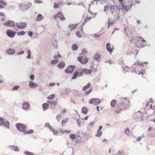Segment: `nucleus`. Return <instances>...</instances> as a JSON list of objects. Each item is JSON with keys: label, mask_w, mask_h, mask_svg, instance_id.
<instances>
[{"label": "nucleus", "mask_w": 155, "mask_h": 155, "mask_svg": "<svg viewBox=\"0 0 155 155\" xmlns=\"http://www.w3.org/2000/svg\"><path fill=\"white\" fill-rule=\"evenodd\" d=\"M15 126H24V125L21 124L17 123L16 124Z\"/></svg>", "instance_id": "60"}, {"label": "nucleus", "mask_w": 155, "mask_h": 155, "mask_svg": "<svg viewBox=\"0 0 155 155\" xmlns=\"http://www.w3.org/2000/svg\"><path fill=\"white\" fill-rule=\"evenodd\" d=\"M22 107L23 109L26 110L29 107V104L28 103L25 102L23 104Z\"/></svg>", "instance_id": "18"}, {"label": "nucleus", "mask_w": 155, "mask_h": 155, "mask_svg": "<svg viewBox=\"0 0 155 155\" xmlns=\"http://www.w3.org/2000/svg\"><path fill=\"white\" fill-rule=\"evenodd\" d=\"M101 102V101L99 98H94L91 99L89 101V104L94 105H98Z\"/></svg>", "instance_id": "6"}, {"label": "nucleus", "mask_w": 155, "mask_h": 155, "mask_svg": "<svg viewBox=\"0 0 155 155\" xmlns=\"http://www.w3.org/2000/svg\"><path fill=\"white\" fill-rule=\"evenodd\" d=\"M29 86L30 87L34 88L37 86V85L33 82L32 81H30L29 82Z\"/></svg>", "instance_id": "23"}, {"label": "nucleus", "mask_w": 155, "mask_h": 155, "mask_svg": "<svg viewBox=\"0 0 155 155\" xmlns=\"http://www.w3.org/2000/svg\"><path fill=\"white\" fill-rule=\"evenodd\" d=\"M75 67L74 66H69L68 68L65 70V71L67 73H72Z\"/></svg>", "instance_id": "9"}, {"label": "nucleus", "mask_w": 155, "mask_h": 155, "mask_svg": "<svg viewBox=\"0 0 155 155\" xmlns=\"http://www.w3.org/2000/svg\"><path fill=\"white\" fill-rule=\"evenodd\" d=\"M24 51H22L19 52L18 53V55L22 54H23L24 53Z\"/></svg>", "instance_id": "63"}, {"label": "nucleus", "mask_w": 155, "mask_h": 155, "mask_svg": "<svg viewBox=\"0 0 155 155\" xmlns=\"http://www.w3.org/2000/svg\"><path fill=\"white\" fill-rule=\"evenodd\" d=\"M113 24V22L110 21V20H109L108 22V28H109L111 25H112Z\"/></svg>", "instance_id": "42"}, {"label": "nucleus", "mask_w": 155, "mask_h": 155, "mask_svg": "<svg viewBox=\"0 0 155 155\" xmlns=\"http://www.w3.org/2000/svg\"><path fill=\"white\" fill-rule=\"evenodd\" d=\"M31 5L29 3L27 4H22L21 3L19 5V6L21 8L23 7L25 9H27L30 7Z\"/></svg>", "instance_id": "15"}, {"label": "nucleus", "mask_w": 155, "mask_h": 155, "mask_svg": "<svg viewBox=\"0 0 155 155\" xmlns=\"http://www.w3.org/2000/svg\"><path fill=\"white\" fill-rule=\"evenodd\" d=\"M81 110L83 114H87V109L86 107H83L82 108Z\"/></svg>", "instance_id": "29"}, {"label": "nucleus", "mask_w": 155, "mask_h": 155, "mask_svg": "<svg viewBox=\"0 0 155 155\" xmlns=\"http://www.w3.org/2000/svg\"><path fill=\"white\" fill-rule=\"evenodd\" d=\"M130 106V102L128 99L127 97H122L121 98L119 105L117 107V109L115 112L117 114H119L122 110H124L128 108Z\"/></svg>", "instance_id": "1"}, {"label": "nucleus", "mask_w": 155, "mask_h": 155, "mask_svg": "<svg viewBox=\"0 0 155 155\" xmlns=\"http://www.w3.org/2000/svg\"><path fill=\"white\" fill-rule=\"evenodd\" d=\"M92 91V90L90 89L88 91L85 92V94L86 95L89 94Z\"/></svg>", "instance_id": "51"}, {"label": "nucleus", "mask_w": 155, "mask_h": 155, "mask_svg": "<svg viewBox=\"0 0 155 155\" xmlns=\"http://www.w3.org/2000/svg\"><path fill=\"white\" fill-rule=\"evenodd\" d=\"M106 48L110 53L111 54L114 50V47L113 46L111 47L110 43H108L106 45Z\"/></svg>", "instance_id": "13"}, {"label": "nucleus", "mask_w": 155, "mask_h": 155, "mask_svg": "<svg viewBox=\"0 0 155 155\" xmlns=\"http://www.w3.org/2000/svg\"><path fill=\"white\" fill-rule=\"evenodd\" d=\"M20 87V86L18 85H16L13 87V90H17Z\"/></svg>", "instance_id": "44"}, {"label": "nucleus", "mask_w": 155, "mask_h": 155, "mask_svg": "<svg viewBox=\"0 0 155 155\" xmlns=\"http://www.w3.org/2000/svg\"><path fill=\"white\" fill-rule=\"evenodd\" d=\"M76 35L78 37L80 38V37H81V35L79 31H77L76 33Z\"/></svg>", "instance_id": "50"}, {"label": "nucleus", "mask_w": 155, "mask_h": 155, "mask_svg": "<svg viewBox=\"0 0 155 155\" xmlns=\"http://www.w3.org/2000/svg\"><path fill=\"white\" fill-rule=\"evenodd\" d=\"M55 84L54 83H51L49 84V86H54Z\"/></svg>", "instance_id": "64"}, {"label": "nucleus", "mask_w": 155, "mask_h": 155, "mask_svg": "<svg viewBox=\"0 0 155 155\" xmlns=\"http://www.w3.org/2000/svg\"><path fill=\"white\" fill-rule=\"evenodd\" d=\"M102 127H100L97 133L96 134L97 137H99L102 134V132L100 131V130L102 129Z\"/></svg>", "instance_id": "31"}, {"label": "nucleus", "mask_w": 155, "mask_h": 155, "mask_svg": "<svg viewBox=\"0 0 155 155\" xmlns=\"http://www.w3.org/2000/svg\"><path fill=\"white\" fill-rule=\"evenodd\" d=\"M6 52L9 54H12L15 53V51L14 49L9 48L6 50Z\"/></svg>", "instance_id": "21"}, {"label": "nucleus", "mask_w": 155, "mask_h": 155, "mask_svg": "<svg viewBox=\"0 0 155 155\" xmlns=\"http://www.w3.org/2000/svg\"><path fill=\"white\" fill-rule=\"evenodd\" d=\"M124 0H119V2L120 3L121 5H123L124 4Z\"/></svg>", "instance_id": "55"}, {"label": "nucleus", "mask_w": 155, "mask_h": 155, "mask_svg": "<svg viewBox=\"0 0 155 155\" xmlns=\"http://www.w3.org/2000/svg\"><path fill=\"white\" fill-rule=\"evenodd\" d=\"M27 23L25 22H19L16 23V27L20 29H23L26 27Z\"/></svg>", "instance_id": "7"}, {"label": "nucleus", "mask_w": 155, "mask_h": 155, "mask_svg": "<svg viewBox=\"0 0 155 155\" xmlns=\"http://www.w3.org/2000/svg\"><path fill=\"white\" fill-rule=\"evenodd\" d=\"M78 61L83 64H86L88 61V59L86 56L79 57L78 58Z\"/></svg>", "instance_id": "3"}, {"label": "nucleus", "mask_w": 155, "mask_h": 155, "mask_svg": "<svg viewBox=\"0 0 155 155\" xmlns=\"http://www.w3.org/2000/svg\"><path fill=\"white\" fill-rule=\"evenodd\" d=\"M49 128L51 130L53 131L54 134H56L58 133V132L56 130H54L53 128H52V127H49Z\"/></svg>", "instance_id": "41"}, {"label": "nucleus", "mask_w": 155, "mask_h": 155, "mask_svg": "<svg viewBox=\"0 0 155 155\" xmlns=\"http://www.w3.org/2000/svg\"><path fill=\"white\" fill-rule=\"evenodd\" d=\"M15 22L13 21H8L4 24V25L8 27H12L15 26Z\"/></svg>", "instance_id": "11"}, {"label": "nucleus", "mask_w": 155, "mask_h": 155, "mask_svg": "<svg viewBox=\"0 0 155 155\" xmlns=\"http://www.w3.org/2000/svg\"><path fill=\"white\" fill-rule=\"evenodd\" d=\"M87 51H86V49H83L82 51L81 54H85L87 53Z\"/></svg>", "instance_id": "49"}, {"label": "nucleus", "mask_w": 155, "mask_h": 155, "mask_svg": "<svg viewBox=\"0 0 155 155\" xmlns=\"http://www.w3.org/2000/svg\"><path fill=\"white\" fill-rule=\"evenodd\" d=\"M71 48L73 50L76 51L78 48V46L76 44H73L71 46Z\"/></svg>", "instance_id": "33"}, {"label": "nucleus", "mask_w": 155, "mask_h": 155, "mask_svg": "<svg viewBox=\"0 0 155 155\" xmlns=\"http://www.w3.org/2000/svg\"><path fill=\"white\" fill-rule=\"evenodd\" d=\"M109 8V7L108 6L106 5L104 6V11H107Z\"/></svg>", "instance_id": "56"}, {"label": "nucleus", "mask_w": 155, "mask_h": 155, "mask_svg": "<svg viewBox=\"0 0 155 155\" xmlns=\"http://www.w3.org/2000/svg\"><path fill=\"white\" fill-rule=\"evenodd\" d=\"M68 118H66L64 119L62 122V125H65L68 123Z\"/></svg>", "instance_id": "34"}, {"label": "nucleus", "mask_w": 155, "mask_h": 155, "mask_svg": "<svg viewBox=\"0 0 155 155\" xmlns=\"http://www.w3.org/2000/svg\"><path fill=\"white\" fill-rule=\"evenodd\" d=\"M49 107L48 104L47 103H44L42 105V107L44 110H45L49 108Z\"/></svg>", "instance_id": "26"}, {"label": "nucleus", "mask_w": 155, "mask_h": 155, "mask_svg": "<svg viewBox=\"0 0 155 155\" xmlns=\"http://www.w3.org/2000/svg\"><path fill=\"white\" fill-rule=\"evenodd\" d=\"M43 18V16L40 14H39L37 16L36 20L37 21H40Z\"/></svg>", "instance_id": "24"}, {"label": "nucleus", "mask_w": 155, "mask_h": 155, "mask_svg": "<svg viewBox=\"0 0 155 155\" xmlns=\"http://www.w3.org/2000/svg\"><path fill=\"white\" fill-rule=\"evenodd\" d=\"M28 34L29 36H31L33 34V33L31 31H29L28 32Z\"/></svg>", "instance_id": "62"}, {"label": "nucleus", "mask_w": 155, "mask_h": 155, "mask_svg": "<svg viewBox=\"0 0 155 155\" xmlns=\"http://www.w3.org/2000/svg\"><path fill=\"white\" fill-rule=\"evenodd\" d=\"M110 11L112 12V14L116 13L118 14L119 13V10L117 7L115 5L112 6L111 7Z\"/></svg>", "instance_id": "10"}, {"label": "nucleus", "mask_w": 155, "mask_h": 155, "mask_svg": "<svg viewBox=\"0 0 155 155\" xmlns=\"http://www.w3.org/2000/svg\"><path fill=\"white\" fill-rule=\"evenodd\" d=\"M147 62H145L144 63H143L142 62H139L137 63V65L139 66H142L143 65V64H147Z\"/></svg>", "instance_id": "36"}, {"label": "nucleus", "mask_w": 155, "mask_h": 155, "mask_svg": "<svg viewBox=\"0 0 155 155\" xmlns=\"http://www.w3.org/2000/svg\"><path fill=\"white\" fill-rule=\"evenodd\" d=\"M116 101L114 99L112 101L110 102V105L112 107H114L115 106L116 104Z\"/></svg>", "instance_id": "32"}, {"label": "nucleus", "mask_w": 155, "mask_h": 155, "mask_svg": "<svg viewBox=\"0 0 155 155\" xmlns=\"http://www.w3.org/2000/svg\"><path fill=\"white\" fill-rule=\"evenodd\" d=\"M70 138L72 140L76 138V136L74 134H70Z\"/></svg>", "instance_id": "37"}, {"label": "nucleus", "mask_w": 155, "mask_h": 155, "mask_svg": "<svg viewBox=\"0 0 155 155\" xmlns=\"http://www.w3.org/2000/svg\"><path fill=\"white\" fill-rule=\"evenodd\" d=\"M2 124H3L4 126H9V123L7 120H6L5 122L3 119L2 117H0V125H1Z\"/></svg>", "instance_id": "12"}, {"label": "nucleus", "mask_w": 155, "mask_h": 155, "mask_svg": "<svg viewBox=\"0 0 155 155\" xmlns=\"http://www.w3.org/2000/svg\"><path fill=\"white\" fill-rule=\"evenodd\" d=\"M30 78L31 80H33L34 78V75L33 74H31V75Z\"/></svg>", "instance_id": "59"}, {"label": "nucleus", "mask_w": 155, "mask_h": 155, "mask_svg": "<svg viewBox=\"0 0 155 155\" xmlns=\"http://www.w3.org/2000/svg\"><path fill=\"white\" fill-rule=\"evenodd\" d=\"M54 8H57L59 6V4L57 3H54Z\"/></svg>", "instance_id": "52"}, {"label": "nucleus", "mask_w": 155, "mask_h": 155, "mask_svg": "<svg viewBox=\"0 0 155 155\" xmlns=\"http://www.w3.org/2000/svg\"><path fill=\"white\" fill-rule=\"evenodd\" d=\"M58 62V61L57 60L52 61H51V63L52 64H57Z\"/></svg>", "instance_id": "45"}, {"label": "nucleus", "mask_w": 155, "mask_h": 155, "mask_svg": "<svg viewBox=\"0 0 155 155\" xmlns=\"http://www.w3.org/2000/svg\"><path fill=\"white\" fill-rule=\"evenodd\" d=\"M17 129L21 132H24L26 129V127H16Z\"/></svg>", "instance_id": "27"}, {"label": "nucleus", "mask_w": 155, "mask_h": 155, "mask_svg": "<svg viewBox=\"0 0 155 155\" xmlns=\"http://www.w3.org/2000/svg\"><path fill=\"white\" fill-rule=\"evenodd\" d=\"M132 5H133L131 4L130 6H127V5H125L124 4L123 5H121V9L122 10H123L126 11H127L129 10L130 8H131Z\"/></svg>", "instance_id": "14"}, {"label": "nucleus", "mask_w": 155, "mask_h": 155, "mask_svg": "<svg viewBox=\"0 0 155 155\" xmlns=\"http://www.w3.org/2000/svg\"><path fill=\"white\" fill-rule=\"evenodd\" d=\"M59 57H61V55L59 54V53H57V55H55L54 56V58H57Z\"/></svg>", "instance_id": "48"}, {"label": "nucleus", "mask_w": 155, "mask_h": 155, "mask_svg": "<svg viewBox=\"0 0 155 155\" xmlns=\"http://www.w3.org/2000/svg\"><path fill=\"white\" fill-rule=\"evenodd\" d=\"M25 34L24 31H21L17 33V35H23Z\"/></svg>", "instance_id": "39"}, {"label": "nucleus", "mask_w": 155, "mask_h": 155, "mask_svg": "<svg viewBox=\"0 0 155 155\" xmlns=\"http://www.w3.org/2000/svg\"><path fill=\"white\" fill-rule=\"evenodd\" d=\"M53 18L55 19L59 18L61 21H64L65 19L64 15L61 12H58L54 16Z\"/></svg>", "instance_id": "5"}, {"label": "nucleus", "mask_w": 155, "mask_h": 155, "mask_svg": "<svg viewBox=\"0 0 155 155\" xmlns=\"http://www.w3.org/2000/svg\"><path fill=\"white\" fill-rule=\"evenodd\" d=\"M55 97V95L54 94H53L49 95L47 97L48 99H52L54 98Z\"/></svg>", "instance_id": "35"}, {"label": "nucleus", "mask_w": 155, "mask_h": 155, "mask_svg": "<svg viewBox=\"0 0 155 155\" xmlns=\"http://www.w3.org/2000/svg\"><path fill=\"white\" fill-rule=\"evenodd\" d=\"M78 26V24H71L69 25L68 28L70 31H72L73 29H76Z\"/></svg>", "instance_id": "17"}, {"label": "nucleus", "mask_w": 155, "mask_h": 155, "mask_svg": "<svg viewBox=\"0 0 155 155\" xmlns=\"http://www.w3.org/2000/svg\"><path fill=\"white\" fill-rule=\"evenodd\" d=\"M0 3L4 6H5L6 5V3H5V2L2 0H1L0 1Z\"/></svg>", "instance_id": "46"}, {"label": "nucleus", "mask_w": 155, "mask_h": 155, "mask_svg": "<svg viewBox=\"0 0 155 155\" xmlns=\"http://www.w3.org/2000/svg\"><path fill=\"white\" fill-rule=\"evenodd\" d=\"M61 118V116L60 115H58L56 117V119L58 120H59Z\"/></svg>", "instance_id": "58"}, {"label": "nucleus", "mask_w": 155, "mask_h": 155, "mask_svg": "<svg viewBox=\"0 0 155 155\" xmlns=\"http://www.w3.org/2000/svg\"><path fill=\"white\" fill-rule=\"evenodd\" d=\"M6 33L8 37L12 38L15 36L16 34V32L12 30H8L7 31Z\"/></svg>", "instance_id": "8"}, {"label": "nucleus", "mask_w": 155, "mask_h": 155, "mask_svg": "<svg viewBox=\"0 0 155 155\" xmlns=\"http://www.w3.org/2000/svg\"><path fill=\"white\" fill-rule=\"evenodd\" d=\"M24 154L26 155H34V154L32 152L29 151H26L24 152Z\"/></svg>", "instance_id": "38"}, {"label": "nucleus", "mask_w": 155, "mask_h": 155, "mask_svg": "<svg viewBox=\"0 0 155 155\" xmlns=\"http://www.w3.org/2000/svg\"><path fill=\"white\" fill-rule=\"evenodd\" d=\"M65 66V64L64 62H60L58 65V67L60 68H63Z\"/></svg>", "instance_id": "28"}, {"label": "nucleus", "mask_w": 155, "mask_h": 155, "mask_svg": "<svg viewBox=\"0 0 155 155\" xmlns=\"http://www.w3.org/2000/svg\"><path fill=\"white\" fill-rule=\"evenodd\" d=\"M101 58V55L98 53L95 54L94 56V58L95 60L99 61Z\"/></svg>", "instance_id": "22"}, {"label": "nucleus", "mask_w": 155, "mask_h": 155, "mask_svg": "<svg viewBox=\"0 0 155 155\" xmlns=\"http://www.w3.org/2000/svg\"><path fill=\"white\" fill-rule=\"evenodd\" d=\"M125 133L127 134H129L130 133L129 130L128 129H127L125 130Z\"/></svg>", "instance_id": "54"}, {"label": "nucleus", "mask_w": 155, "mask_h": 155, "mask_svg": "<svg viewBox=\"0 0 155 155\" xmlns=\"http://www.w3.org/2000/svg\"><path fill=\"white\" fill-rule=\"evenodd\" d=\"M28 55L26 57L27 58H30L31 57V51L29 50H28Z\"/></svg>", "instance_id": "43"}, {"label": "nucleus", "mask_w": 155, "mask_h": 155, "mask_svg": "<svg viewBox=\"0 0 155 155\" xmlns=\"http://www.w3.org/2000/svg\"><path fill=\"white\" fill-rule=\"evenodd\" d=\"M144 72L145 70H144L142 69L140 71V72L139 73V74H141L142 75H143L144 74Z\"/></svg>", "instance_id": "53"}, {"label": "nucleus", "mask_w": 155, "mask_h": 155, "mask_svg": "<svg viewBox=\"0 0 155 155\" xmlns=\"http://www.w3.org/2000/svg\"><path fill=\"white\" fill-rule=\"evenodd\" d=\"M12 149L14 150L15 151H18V149L17 147H15L14 146H12L11 147Z\"/></svg>", "instance_id": "40"}, {"label": "nucleus", "mask_w": 155, "mask_h": 155, "mask_svg": "<svg viewBox=\"0 0 155 155\" xmlns=\"http://www.w3.org/2000/svg\"><path fill=\"white\" fill-rule=\"evenodd\" d=\"M149 106L150 107V108H151L153 110H155V105L154 104H151V103L148 102L145 108L146 109L148 108V107Z\"/></svg>", "instance_id": "16"}, {"label": "nucleus", "mask_w": 155, "mask_h": 155, "mask_svg": "<svg viewBox=\"0 0 155 155\" xmlns=\"http://www.w3.org/2000/svg\"><path fill=\"white\" fill-rule=\"evenodd\" d=\"M34 2L36 4H40L42 2L40 0H35Z\"/></svg>", "instance_id": "47"}, {"label": "nucleus", "mask_w": 155, "mask_h": 155, "mask_svg": "<svg viewBox=\"0 0 155 155\" xmlns=\"http://www.w3.org/2000/svg\"><path fill=\"white\" fill-rule=\"evenodd\" d=\"M0 15L2 16L5 17V14L2 12H0Z\"/></svg>", "instance_id": "61"}, {"label": "nucleus", "mask_w": 155, "mask_h": 155, "mask_svg": "<svg viewBox=\"0 0 155 155\" xmlns=\"http://www.w3.org/2000/svg\"><path fill=\"white\" fill-rule=\"evenodd\" d=\"M47 102L48 104L50 105V106H51L52 105L56 106L57 104L58 103L57 101H48Z\"/></svg>", "instance_id": "25"}, {"label": "nucleus", "mask_w": 155, "mask_h": 155, "mask_svg": "<svg viewBox=\"0 0 155 155\" xmlns=\"http://www.w3.org/2000/svg\"><path fill=\"white\" fill-rule=\"evenodd\" d=\"M84 73L83 69H79L78 71H75L74 74V76L72 77V79H75L77 76L80 77Z\"/></svg>", "instance_id": "4"}, {"label": "nucleus", "mask_w": 155, "mask_h": 155, "mask_svg": "<svg viewBox=\"0 0 155 155\" xmlns=\"http://www.w3.org/2000/svg\"><path fill=\"white\" fill-rule=\"evenodd\" d=\"M83 69L84 73L86 74H91L92 73V71L91 69H88L86 68H84Z\"/></svg>", "instance_id": "19"}, {"label": "nucleus", "mask_w": 155, "mask_h": 155, "mask_svg": "<svg viewBox=\"0 0 155 155\" xmlns=\"http://www.w3.org/2000/svg\"><path fill=\"white\" fill-rule=\"evenodd\" d=\"M88 12L91 14V15L92 16V17L91 16H89L88 15H87L84 18V21L82 24V25H85L86 23L91 20L92 18H94L95 17L96 15H97V13H93L91 12L90 11V8L88 9Z\"/></svg>", "instance_id": "2"}, {"label": "nucleus", "mask_w": 155, "mask_h": 155, "mask_svg": "<svg viewBox=\"0 0 155 155\" xmlns=\"http://www.w3.org/2000/svg\"><path fill=\"white\" fill-rule=\"evenodd\" d=\"M91 84L90 83H88L87 85L84 86L83 88V90L84 91H86L90 86Z\"/></svg>", "instance_id": "30"}, {"label": "nucleus", "mask_w": 155, "mask_h": 155, "mask_svg": "<svg viewBox=\"0 0 155 155\" xmlns=\"http://www.w3.org/2000/svg\"><path fill=\"white\" fill-rule=\"evenodd\" d=\"M124 29L125 33L127 35H128L131 32V29L129 27L124 28Z\"/></svg>", "instance_id": "20"}, {"label": "nucleus", "mask_w": 155, "mask_h": 155, "mask_svg": "<svg viewBox=\"0 0 155 155\" xmlns=\"http://www.w3.org/2000/svg\"><path fill=\"white\" fill-rule=\"evenodd\" d=\"M34 131L32 130H29L26 133L27 134H31L33 133Z\"/></svg>", "instance_id": "57"}]
</instances>
